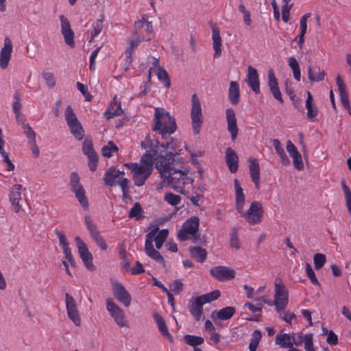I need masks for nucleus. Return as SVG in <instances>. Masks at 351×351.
Here are the masks:
<instances>
[{"mask_svg": "<svg viewBox=\"0 0 351 351\" xmlns=\"http://www.w3.org/2000/svg\"><path fill=\"white\" fill-rule=\"evenodd\" d=\"M174 158L175 155L172 154L167 156H158L154 161L155 167L168 186L177 192L184 194L185 186L193 184L194 180L187 176L186 169L180 170L175 167Z\"/></svg>", "mask_w": 351, "mask_h": 351, "instance_id": "f257e3e1", "label": "nucleus"}, {"mask_svg": "<svg viewBox=\"0 0 351 351\" xmlns=\"http://www.w3.org/2000/svg\"><path fill=\"white\" fill-rule=\"evenodd\" d=\"M153 131L158 132L164 139L174 133L177 129L176 121L169 112L162 108H156Z\"/></svg>", "mask_w": 351, "mask_h": 351, "instance_id": "f03ea898", "label": "nucleus"}, {"mask_svg": "<svg viewBox=\"0 0 351 351\" xmlns=\"http://www.w3.org/2000/svg\"><path fill=\"white\" fill-rule=\"evenodd\" d=\"M199 219L193 216L188 219L182 226V229L178 232L177 237L181 241H184L191 238L197 239L196 234L198 232Z\"/></svg>", "mask_w": 351, "mask_h": 351, "instance_id": "7ed1b4c3", "label": "nucleus"}, {"mask_svg": "<svg viewBox=\"0 0 351 351\" xmlns=\"http://www.w3.org/2000/svg\"><path fill=\"white\" fill-rule=\"evenodd\" d=\"M192 108L191 112V118L192 127L195 134H198L200 132L203 123V115L200 101L196 94H193L191 97Z\"/></svg>", "mask_w": 351, "mask_h": 351, "instance_id": "20e7f679", "label": "nucleus"}, {"mask_svg": "<svg viewBox=\"0 0 351 351\" xmlns=\"http://www.w3.org/2000/svg\"><path fill=\"white\" fill-rule=\"evenodd\" d=\"M71 190L75 193V196L81 204V206L87 210L88 208V201L85 195V191L82 185L80 183V178L75 172H73L70 176Z\"/></svg>", "mask_w": 351, "mask_h": 351, "instance_id": "39448f33", "label": "nucleus"}, {"mask_svg": "<svg viewBox=\"0 0 351 351\" xmlns=\"http://www.w3.org/2000/svg\"><path fill=\"white\" fill-rule=\"evenodd\" d=\"M239 213L250 224L254 225L261 221L263 208L261 202L254 201L245 213L242 210Z\"/></svg>", "mask_w": 351, "mask_h": 351, "instance_id": "423d86ee", "label": "nucleus"}, {"mask_svg": "<svg viewBox=\"0 0 351 351\" xmlns=\"http://www.w3.org/2000/svg\"><path fill=\"white\" fill-rule=\"evenodd\" d=\"M106 309L119 326H128L123 311L110 298L106 299Z\"/></svg>", "mask_w": 351, "mask_h": 351, "instance_id": "0eeeda50", "label": "nucleus"}, {"mask_svg": "<svg viewBox=\"0 0 351 351\" xmlns=\"http://www.w3.org/2000/svg\"><path fill=\"white\" fill-rule=\"evenodd\" d=\"M274 306L278 312L284 310L288 304V291L281 282L275 283Z\"/></svg>", "mask_w": 351, "mask_h": 351, "instance_id": "6e6552de", "label": "nucleus"}, {"mask_svg": "<svg viewBox=\"0 0 351 351\" xmlns=\"http://www.w3.org/2000/svg\"><path fill=\"white\" fill-rule=\"evenodd\" d=\"M79 255L83 261L85 267L89 270H94L95 266L93 264V256L89 252L86 244L80 237L75 239Z\"/></svg>", "mask_w": 351, "mask_h": 351, "instance_id": "1a4fd4ad", "label": "nucleus"}, {"mask_svg": "<svg viewBox=\"0 0 351 351\" xmlns=\"http://www.w3.org/2000/svg\"><path fill=\"white\" fill-rule=\"evenodd\" d=\"M112 293L114 298L125 307L130 306L132 298L124 286L119 282H114L112 285Z\"/></svg>", "mask_w": 351, "mask_h": 351, "instance_id": "9d476101", "label": "nucleus"}, {"mask_svg": "<svg viewBox=\"0 0 351 351\" xmlns=\"http://www.w3.org/2000/svg\"><path fill=\"white\" fill-rule=\"evenodd\" d=\"M210 273L219 281L230 280L235 277V271L225 266L213 267Z\"/></svg>", "mask_w": 351, "mask_h": 351, "instance_id": "9b49d317", "label": "nucleus"}, {"mask_svg": "<svg viewBox=\"0 0 351 351\" xmlns=\"http://www.w3.org/2000/svg\"><path fill=\"white\" fill-rule=\"evenodd\" d=\"M60 21L61 23V32L64 36L65 43L71 48L74 47V32L71 29L69 20L64 15H60Z\"/></svg>", "mask_w": 351, "mask_h": 351, "instance_id": "f8f14e48", "label": "nucleus"}, {"mask_svg": "<svg viewBox=\"0 0 351 351\" xmlns=\"http://www.w3.org/2000/svg\"><path fill=\"white\" fill-rule=\"evenodd\" d=\"M12 51V43L8 37L4 38V46L0 51V67L5 69L9 64Z\"/></svg>", "mask_w": 351, "mask_h": 351, "instance_id": "ddd939ff", "label": "nucleus"}, {"mask_svg": "<svg viewBox=\"0 0 351 351\" xmlns=\"http://www.w3.org/2000/svg\"><path fill=\"white\" fill-rule=\"evenodd\" d=\"M226 118L228 124V130L230 133L231 139L234 141L238 134V127L235 112L232 108H228L226 110Z\"/></svg>", "mask_w": 351, "mask_h": 351, "instance_id": "4468645a", "label": "nucleus"}, {"mask_svg": "<svg viewBox=\"0 0 351 351\" xmlns=\"http://www.w3.org/2000/svg\"><path fill=\"white\" fill-rule=\"evenodd\" d=\"M268 86L274 97L280 104H282L284 101L278 87V80L276 77L274 72L272 69H269L268 71Z\"/></svg>", "mask_w": 351, "mask_h": 351, "instance_id": "2eb2a0df", "label": "nucleus"}, {"mask_svg": "<svg viewBox=\"0 0 351 351\" xmlns=\"http://www.w3.org/2000/svg\"><path fill=\"white\" fill-rule=\"evenodd\" d=\"M21 189L22 185L15 184L12 186L10 194V201L12 204V210L15 213H19L22 208L20 204V201L21 200Z\"/></svg>", "mask_w": 351, "mask_h": 351, "instance_id": "dca6fc26", "label": "nucleus"}, {"mask_svg": "<svg viewBox=\"0 0 351 351\" xmlns=\"http://www.w3.org/2000/svg\"><path fill=\"white\" fill-rule=\"evenodd\" d=\"M246 82L252 90L258 94L260 93V82L257 70L252 66L247 67V75Z\"/></svg>", "mask_w": 351, "mask_h": 351, "instance_id": "f3484780", "label": "nucleus"}, {"mask_svg": "<svg viewBox=\"0 0 351 351\" xmlns=\"http://www.w3.org/2000/svg\"><path fill=\"white\" fill-rule=\"evenodd\" d=\"M226 162L231 173H235L238 170L239 157L234 149L228 147L226 150Z\"/></svg>", "mask_w": 351, "mask_h": 351, "instance_id": "a211bd4d", "label": "nucleus"}, {"mask_svg": "<svg viewBox=\"0 0 351 351\" xmlns=\"http://www.w3.org/2000/svg\"><path fill=\"white\" fill-rule=\"evenodd\" d=\"M145 252L146 254L156 262L165 266V262L160 253L154 248L152 241L145 240Z\"/></svg>", "mask_w": 351, "mask_h": 351, "instance_id": "6ab92c4d", "label": "nucleus"}, {"mask_svg": "<svg viewBox=\"0 0 351 351\" xmlns=\"http://www.w3.org/2000/svg\"><path fill=\"white\" fill-rule=\"evenodd\" d=\"M120 178H123V176H120V170L110 167L104 173V181L106 185L114 186Z\"/></svg>", "mask_w": 351, "mask_h": 351, "instance_id": "aec40b11", "label": "nucleus"}, {"mask_svg": "<svg viewBox=\"0 0 351 351\" xmlns=\"http://www.w3.org/2000/svg\"><path fill=\"white\" fill-rule=\"evenodd\" d=\"M154 319L158 326V328L160 332L161 335L166 337L170 342H173V337L169 333L166 322L163 317L158 313L155 312L153 314Z\"/></svg>", "mask_w": 351, "mask_h": 351, "instance_id": "412c9836", "label": "nucleus"}, {"mask_svg": "<svg viewBox=\"0 0 351 351\" xmlns=\"http://www.w3.org/2000/svg\"><path fill=\"white\" fill-rule=\"evenodd\" d=\"M204 304L202 301L197 297L194 301H190L189 305V310L194 319L197 321L200 320L202 313L203 309L202 306Z\"/></svg>", "mask_w": 351, "mask_h": 351, "instance_id": "4be33fe9", "label": "nucleus"}, {"mask_svg": "<svg viewBox=\"0 0 351 351\" xmlns=\"http://www.w3.org/2000/svg\"><path fill=\"white\" fill-rule=\"evenodd\" d=\"M250 173L252 181L254 183L256 189H259L260 167L257 160L254 158H250Z\"/></svg>", "mask_w": 351, "mask_h": 351, "instance_id": "5701e85b", "label": "nucleus"}, {"mask_svg": "<svg viewBox=\"0 0 351 351\" xmlns=\"http://www.w3.org/2000/svg\"><path fill=\"white\" fill-rule=\"evenodd\" d=\"M234 186L236 195V208L238 213H241L242 210H243L245 203V195L243 193V189L237 179L234 180Z\"/></svg>", "mask_w": 351, "mask_h": 351, "instance_id": "b1692460", "label": "nucleus"}, {"mask_svg": "<svg viewBox=\"0 0 351 351\" xmlns=\"http://www.w3.org/2000/svg\"><path fill=\"white\" fill-rule=\"evenodd\" d=\"M325 72L322 71L317 66L309 65L308 67V77L311 83L323 81L325 77Z\"/></svg>", "mask_w": 351, "mask_h": 351, "instance_id": "393cba45", "label": "nucleus"}, {"mask_svg": "<svg viewBox=\"0 0 351 351\" xmlns=\"http://www.w3.org/2000/svg\"><path fill=\"white\" fill-rule=\"evenodd\" d=\"M336 82L339 91L341 103L343 106H348V107L350 104V100L348 93L347 92V88L340 75H337L336 78Z\"/></svg>", "mask_w": 351, "mask_h": 351, "instance_id": "a878e982", "label": "nucleus"}, {"mask_svg": "<svg viewBox=\"0 0 351 351\" xmlns=\"http://www.w3.org/2000/svg\"><path fill=\"white\" fill-rule=\"evenodd\" d=\"M116 99L117 96H115L114 98V102L110 104L109 108L104 112V115L108 119H110V118L115 116H119L123 113V110L121 108V102H117Z\"/></svg>", "mask_w": 351, "mask_h": 351, "instance_id": "bb28decb", "label": "nucleus"}, {"mask_svg": "<svg viewBox=\"0 0 351 351\" xmlns=\"http://www.w3.org/2000/svg\"><path fill=\"white\" fill-rule=\"evenodd\" d=\"M228 99L232 105H237L239 102L240 90L237 82L231 81L228 89Z\"/></svg>", "mask_w": 351, "mask_h": 351, "instance_id": "cd10ccee", "label": "nucleus"}, {"mask_svg": "<svg viewBox=\"0 0 351 351\" xmlns=\"http://www.w3.org/2000/svg\"><path fill=\"white\" fill-rule=\"evenodd\" d=\"M212 38L213 40V49L215 50L214 58H217L221 54V38L219 29L217 27H213Z\"/></svg>", "mask_w": 351, "mask_h": 351, "instance_id": "c85d7f7f", "label": "nucleus"}, {"mask_svg": "<svg viewBox=\"0 0 351 351\" xmlns=\"http://www.w3.org/2000/svg\"><path fill=\"white\" fill-rule=\"evenodd\" d=\"M306 108L307 109V118L308 119L312 120L317 117L318 114V110L313 104V96L309 91H307Z\"/></svg>", "mask_w": 351, "mask_h": 351, "instance_id": "c756f323", "label": "nucleus"}, {"mask_svg": "<svg viewBox=\"0 0 351 351\" xmlns=\"http://www.w3.org/2000/svg\"><path fill=\"white\" fill-rule=\"evenodd\" d=\"M191 255L199 263L205 261L207 257V252L205 249L201 247H189Z\"/></svg>", "mask_w": 351, "mask_h": 351, "instance_id": "7c9ffc66", "label": "nucleus"}, {"mask_svg": "<svg viewBox=\"0 0 351 351\" xmlns=\"http://www.w3.org/2000/svg\"><path fill=\"white\" fill-rule=\"evenodd\" d=\"M276 343L282 348L290 349L293 348L291 335L287 333L278 335L276 337Z\"/></svg>", "mask_w": 351, "mask_h": 351, "instance_id": "2f4dec72", "label": "nucleus"}, {"mask_svg": "<svg viewBox=\"0 0 351 351\" xmlns=\"http://www.w3.org/2000/svg\"><path fill=\"white\" fill-rule=\"evenodd\" d=\"M125 166L130 169L133 176L146 175L148 172L152 173V170L149 169V168L143 165H139L137 163H127Z\"/></svg>", "mask_w": 351, "mask_h": 351, "instance_id": "473e14b6", "label": "nucleus"}, {"mask_svg": "<svg viewBox=\"0 0 351 351\" xmlns=\"http://www.w3.org/2000/svg\"><path fill=\"white\" fill-rule=\"evenodd\" d=\"M236 312L233 306H226L217 312V318L221 320H227L230 319Z\"/></svg>", "mask_w": 351, "mask_h": 351, "instance_id": "72a5a7b5", "label": "nucleus"}, {"mask_svg": "<svg viewBox=\"0 0 351 351\" xmlns=\"http://www.w3.org/2000/svg\"><path fill=\"white\" fill-rule=\"evenodd\" d=\"M65 119L69 128L73 127L75 124L80 123L71 106H68L65 110Z\"/></svg>", "mask_w": 351, "mask_h": 351, "instance_id": "f704fd0d", "label": "nucleus"}, {"mask_svg": "<svg viewBox=\"0 0 351 351\" xmlns=\"http://www.w3.org/2000/svg\"><path fill=\"white\" fill-rule=\"evenodd\" d=\"M142 213H143V210L141 204L139 202H136L130 210L128 217L130 218H134L136 220H139L145 217V216L141 215Z\"/></svg>", "mask_w": 351, "mask_h": 351, "instance_id": "c9c22d12", "label": "nucleus"}, {"mask_svg": "<svg viewBox=\"0 0 351 351\" xmlns=\"http://www.w3.org/2000/svg\"><path fill=\"white\" fill-rule=\"evenodd\" d=\"M84 222L90 234V237H93L98 233H99L97 230V226L92 219L91 217L88 215H86L84 216Z\"/></svg>", "mask_w": 351, "mask_h": 351, "instance_id": "e433bc0d", "label": "nucleus"}, {"mask_svg": "<svg viewBox=\"0 0 351 351\" xmlns=\"http://www.w3.org/2000/svg\"><path fill=\"white\" fill-rule=\"evenodd\" d=\"M184 339L188 345L194 348H196L197 346L202 345L204 341L203 337L191 335H186Z\"/></svg>", "mask_w": 351, "mask_h": 351, "instance_id": "4c0bfd02", "label": "nucleus"}, {"mask_svg": "<svg viewBox=\"0 0 351 351\" xmlns=\"http://www.w3.org/2000/svg\"><path fill=\"white\" fill-rule=\"evenodd\" d=\"M104 20V15H101L100 19H97L95 21V23H93V31L92 32V34H91V39L90 40V43L93 42L95 37L98 36L100 34V32H101V30L103 29Z\"/></svg>", "mask_w": 351, "mask_h": 351, "instance_id": "58836bf2", "label": "nucleus"}, {"mask_svg": "<svg viewBox=\"0 0 351 351\" xmlns=\"http://www.w3.org/2000/svg\"><path fill=\"white\" fill-rule=\"evenodd\" d=\"M14 98L15 99L14 102L13 103V111L16 115V120H22L23 119H21V109L22 108V104L20 101V95L18 91H16L14 93Z\"/></svg>", "mask_w": 351, "mask_h": 351, "instance_id": "ea45409f", "label": "nucleus"}, {"mask_svg": "<svg viewBox=\"0 0 351 351\" xmlns=\"http://www.w3.org/2000/svg\"><path fill=\"white\" fill-rule=\"evenodd\" d=\"M341 187L344 193L345 199L346 202V206L348 208L349 213L351 215V191L347 186L344 179L341 182Z\"/></svg>", "mask_w": 351, "mask_h": 351, "instance_id": "a19ab883", "label": "nucleus"}, {"mask_svg": "<svg viewBox=\"0 0 351 351\" xmlns=\"http://www.w3.org/2000/svg\"><path fill=\"white\" fill-rule=\"evenodd\" d=\"M157 75L158 80L164 84V86L166 88L170 87L171 80L169 77L167 72L165 70V69L162 66L158 68Z\"/></svg>", "mask_w": 351, "mask_h": 351, "instance_id": "79ce46f5", "label": "nucleus"}, {"mask_svg": "<svg viewBox=\"0 0 351 351\" xmlns=\"http://www.w3.org/2000/svg\"><path fill=\"white\" fill-rule=\"evenodd\" d=\"M168 230L167 229H162L160 231H159L157 236L155 237V243H156V247L158 250H160L165 240L167 239L168 237Z\"/></svg>", "mask_w": 351, "mask_h": 351, "instance_id": "37998d69", "label": "nucleus"}, {"mask_svg": "<svg viewBox=\"0 0 351 351\" xmlns=\"http://www.w3.org/2000/svg\"><path fill=\"white\" fill-rule=\"evenodd\" d=\"M219 296L220 291L218 290H215L208 293L202 295L198 298L202 301L204 304H206L217 300Z\"/></svg>", "mask_w": 351, "mask_h": 351, "instance_id": "c03bdc74", "label": "nucleus"}, {"mask_svg": "<svg viewBox=\"0 0 351 351\" xmlns=\"http://www.w3.org/2000/svg\"><path fill=\"white\" fill-rule=\"evenodd\" d=\"M117 151L118 147L112 141H109L107 145L104 146L101 149L103 156L107 158H110L112 156V152Z\"/></svg>", "mask_w": 351, "mask_h": 351, "instance_id": "a18cd8bd", "label": "nucleus"}, {"mask_svg": "<svg viewBox=\"0 0 351 351\" xmlns=\"http://www.w3.org/2000/svg\"><path fill=\"white\" fill-rule=\"evenodd\" d=\"M69 130L76 139L80 141L83 138L84 131L80 123L75 124L73 127L69 128Z\"/></svg>", "mask_w": 351, "mask_h": 351, "instance_id": "49530a36", "label": "nucleus"}, {"mask_svg": "<svg viewBox=\"0 0 351 351\" xmlns=\"http://www.w3.org/2000/svg\"><path fill=\"white\" fill-rule=\"evenodd\" d=\"M164 199L171 206H177L181 202V197L171 192H169L165 195Z\"/></svg>", "mask_w": 351, "mask_h": 351, "instance_id": "de8ad7c7", "label": "nucleus"}, {"mask_svg": "<svg viewBox=\"0 0 351 351\" xmlns=\"http://www.w3.org/2000/svg\"><path fill=\"white\" fill-rule=\"evenodd\" d=\"M315 269L319 270L324 265L326 261V257L324 254L317 253L313 257Z\"/></svg>", "mask_w": 351, "mask_h": 351, "instance_id": "09e8293b", "label": "nucleus"}, {"mask_svg": "<svg viewBox=\"0 0 351 351\" xmlns=\"http://www.w3.org/2000/svg\"><path fill=\"white\" fill-rule=\"evenodd\" d=\"M117 184H119L121 188V191H122V193H123V197L124 199H126L128 197L129 195H128V189H129V186H128V183H129V180L128 179L125 178H120L117 181Z\"/></svg>", "mask_w": 351, "mask_h": 351, "instance_id": "8fccbe9b", "label": "nucleus"}, {"mask_svg": "<svg viewBox=\"0 0 351 351\" xmlns=\"http://www.w3.org/2000/svg\"><path fill=\"white\" fill-rule=\"evenodd\" d=\"M68 317L72 320L75 326H80L81 319L77 308L67 311Z\"/></svg>", "mask_w": 351, "mask_h": 351, "instance_id": "3c124183", "label": "nucleus"}, {"mask_svg": "<svg viewBox=\"0 0 351 351\" xmlns=\"http://www.w3.org/2000/svg\"><path fill=\"white\" fill-rule=\"evenodd\" d=\"M88 158V167L91 171H95L97 167V162L99 157L97 154L95 152L87 156Z\"/></svg>", "mask_w": 351, "mask_h": 351, "instance_id": "603ef678", "label": "nucleus"}, {"mask_svg": "<svg viewBox=\"0 0 351 351\" xmlns=\"http://www.w3.org/2000/svg\"><path fill=\"white\" fill-rule=\"evenodd\" d=\"M91 238L94 240L96 244L102 250H106L108 246L106 243V241L103 237L100 234V232L91 237Z\"/></svg>", "mask_w": 351, "mask_h": 351, "instance_id": "864d4df0", "label": "nucleus"}, {"mask_svg": "<svg viewBox=\"0 0 351 351\" xmlns=\"http://www.w3.org/2000/svg\"><path fill=\"white\" fill-rule=\"evenodd\" d=\"M305 339L306 335H303V334L300 332L293 333L291 335L293 345L295 344L296 346L302 345V343L304 342Z\"/></svg>", "mask_w": 351, "mask_h": 351, "instance_id": "5fc2aeb1", "label": "nucleus"}, {"mask_svg": "<svg viewBox=\"0 0 351 351\" xmlns=\"http://www.w3.org/2000/svg\"><path fill=\"white\" fill-rule=\"evenodd\" d=\"M65 303L66 311L77 308L75 299L69 293L65 294Z\"/></svg>", "mask_w": 351, "mask_h": 351, "instance_id": "6e6d98bb", "label": "nucleus"}, {"mask_svg": "<svg viewBox=\"0 0 351 351\" xmlns=\"http://www.w3.org/2000/svg\"><path fill=\"white\" fill-rule=\"evenodd\" d=\"M43 79L45 80L48 87L53 88L56 84L55 77L53 73L49 72H44L42 74Z\"/></svg>", "mask_w": 351, "mask_h": 351, "instance_id": "4d7b16f0", "label": "nucleus"}, {"mask_svg": "<svg viewBox=\"0 0 351 351\" xmlns=\"http://www.w3.org/2000/svg\"><path fill=\"white\" fill-rule=\"evenodd\" d=\"M141 162L145 165V167L149 168V169L152 171L154 162L152 156L150 153L147 152L144 154L141 158Z\"/></svg>", "mask_w": 351, "mask_h": 351, "instance_id": "13d9d810", "label": "nucleus"}, {"mask_svg": "<svg viewBox=\"0 0 351 351\" xmlns=\"http://www.w3.org/2000/svg\"><path fill=\"white\" fill-rule=\"evenodd\" d=\"M55 233L57 235L58 238L59 239L60 245H61L62 248L68 247L69 242L64 233L59 230H56Z\"/></svg>", "mask_w": 351, "mask_h": 351, "instance_id": "bf43d9fd", "label": "nucleus"}, {"mask_svg": "<svg viewBox=\"0 0 351 351\" xmlns=\"http://www.w3.org/2000/svg\"><path fill=\"white\" fill-rule=\"evenodd\" d=\"M76 86L77 89L85 97L86 100L88 101H91V99H93V96L89 93L86 86L80 82H77Z\"/></svg>", "mask_w": 351, "mask_h": 351, "instance_id": "052dcab7", "label": "nucleus"}, {"mask_svg": "<svg viewBox=\"0 0 351 351\" xmlns=\"http://www.w3.org/2000/svg\"><path fill=\"white\" fill-rule=\"evenodd\" d=\"M304 343L306 351H315L313 348V334H306V339Z\"/></svg>", "mask_w": 351, "mask_h": 351, "instance_id": "680f3d73", "label": "nucleus"}, {"mask_svg": "<svg viewBox=\"0 0 351 351\" xmlns=\"http://www.w3.org/2000/svg\"><path fill=\"white\" fill-rule=\"evenodd\" d=\"M149 176H150V172L147 173L146 175L133 176V180L134 182V184L137 186H143Z\"/></svg>", "mask_w": 351, "mask_h": 351, "instance_id": "e2e57ef3", "label": "nucleus"}, {"mask_svg": "<svg viewBox=\"0 0 351 351\" xmlns=\"http://www.w3.org/2000/svg\"><path fill=\"white\" fill-rule=\"evenodd\" d=\"M82 152L86 156L95 152L93 147V143L90 141H88L86 139L84 141L83 143Z\"/></svg>", "mask_w": 351, "mask_h": 351, "instance_id": "0e129e2a", "label": "nucleus"}, {"mask_svg": "<svg viewBox=\"0 0 351 351\" xmlns=\"http://www.w3.org/2000/svg\"><path fill=\"white\" fill-rule=\"evenodd\" d=\"M1 156L3 158V160L7 163L8 168L7 169L8 171H12L14 169V165L12 163V162L10 160L8 154L4 150L2 149L0 151Z\"/></svg>", "mask_w": 351, "mask_h": 351, "instance_id": "69168bd1", "label": "nucleus"}, {"mask_svg": "<svg viewBox=\"0 0 351 351\" xmlns=\"http://www.w3.org/2000/svg\"><path fill=\"white\" fill-rule=\"evenodd\" d=\"M230 245L237 250L240 248L238 234L236 230H233L230 235Z\"/></svg>", "mask_w": 351, "mask_h": 351, "instance_id": "338daca9", "label": "nucleus"}, {"mask_svg": "<svg viewBox=\"0 0 351 351\" xmlns=\"http://www.w3.org/2000/svg\"><path fill=\"white\" fill-rule=\"evenodd\" d=\"M293 4L287 5L283 4L282 6V19L285 23H287L289 19V11L291 9Z\"/></svg>", "mask_w": 351, "mask_h": 351, "instance_id": "774afa93", "label": "nucleus"}]
</instances>
